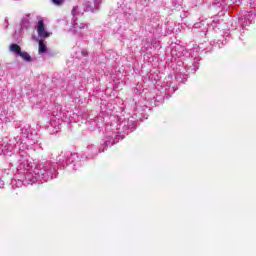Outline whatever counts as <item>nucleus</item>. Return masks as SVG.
Segmentation results:
<instances>
[{"mask_svg": "<svg viewBox=\"0 0 256 256\" xmlns=\"http://www.w3.org/2000/svg\"><path fill=\"white\" fill-rule=\"evenodd\" d=\"M36 30H37L38 36L41 37L42 39H47V37L51 35V33L46 31L45 22L43 21L42 18L38 19Z\"/></svg>", "mask_w": 256, "mask_h": 256, "instance_id": "nucleus-1", "label": "nucleus"}, {"mask_svg": "<svg viewBox=\"0 0 256 256\" xmlns=\"http://www.w3.org/2000/svg\"><path fill=\"white\" fill-rule=\"evenodd\" d=\"M10 51L12 53H16V55H19L21 53V47L17 44L10 45Z\"/></svg>", "mask_w": 256, "mask_h": 256, "instance_id": "nucleus-2", "label": "nucleus"}, {"mask_svg": "<svg viewBox=\"0 0 256 256\" xmlns=\"http://www.w3.org/2000/svg\"><path fill=\"white\" fill-rule=\"evenodd\" d=\"M47 51V45H45V42L43 40L39 41V53H45Z\"/></svg>", "mask_w": 256, "mask_h": 256, "instance_id": "nucleus-3", "label": "nucleus"}, {"mask_svg": "<svg viewBox=\"0 0 256 256\" xmlns=\"http://www.w3.org/2000/svg\"><path fill=\"white\" fill-rule=\"evenodd\" d=\"M18 55H19V57L24 59V61H31V56L27 52H22L21 51Z\"/></svg>", "mask_w": 256, "mask_h": 256, "instance_id": "nucleus-4", "label": "nucleus"}, {"mask_svg": "<svg viewBox=\"0 0 256 256\" xmlns=\"http://www.w3.org/2000/svg\"><path fill=\"white\" fill-rule=\"evenodd\" d=\"M78 13H79V9L77 8V6H74L73 9H72L73 17H75Z\"/></svg>", "mask_w": 256, "mask_h": 256, "instance_id": "nucleus-5", "label": "nucleus"}, {"mask_svg": "<svg viewBox=\"0 0 256 256\" xmlns=\"http://www.w3.org/2000/svg\"><path fill=\"white\" fill-rule=\"evenodd\" d=\"M54 5H63V0H52Z\"/></svg>", "mask_w": 256, "mask_h": 256, "instance_id": "nucleus-6", "label": "nucleus"}]
</instances>
